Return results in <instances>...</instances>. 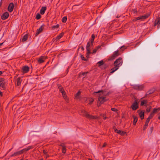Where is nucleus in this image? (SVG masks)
I'll return each mask as SVG.
<instances>
[{"label":"nucleus","mask_w":160,"mask_h":160,"mask_svg":"<svg viewBox=\"0 0 160 160\" xmlns=\"http://www.w3.org/2000/svg\"><path fill=\"white\" fill-rule=\"evenodd\" d=\"M84 112L85 113L84 115H85V117L89 119H99V117H97V116H93L89 114L87 112H85L84 111Z\"/></svg>","instance_id":"4"},{"label":"nucleus","mask_w":160,"mask_h":160,"mask_svg":"<svg viewBox=\"0 0 160 160\" xmlns=\"http://www.w3.org/2000/svg\"><path fill=\"white\" fill-rule=\"evenodd\" d=\"M47 57L45 56H41L38 58V62L39 63H41L43 62L45 60L47 59Z\"/></svg>","instance_id":"6"},{"label":"nucleus","mask_w":160,"mask_h":160,"mask_svg":"<svg viewBox=\"0 0 160 160\" xmlns=\"http://www.w3.org/2000/svg\"><path fill=\"white\" fill-rule=\"evenodd\" d=\"M127 48V47L125 46H123L121 47V51H123L124 50L126 49Z\"/></svg>","instance_id":"29"},{"label":"nucleus","mask_w":160,"mask_h":160,"mask_svg":"<svg viewBox=\"0 0 160 160\" xmlns=\"http://www.w3.org/2000/svg\"><path fill=\"white\" fill-rule=\"evenodd\" d=\"M23 73H25L29 71V68L28 66H25L22 68Z\"/></svg>","instance_id":"16"},{"label":"nucleus","mask_w":160,"mask_h":160,"mask_svg":"<svg viewBox=\"0 0 160 160\" xmlns=\"http://www.w3.org/2000/svg\"><path fill=\"white\" fill-rule=\"evenodd\" d=\"M59 90L61 92L62 95L64 94V93H65L64 91V90L63 88L61 87H59Z\"/></svg>","instance_id":"26"},{"label":"nucleus","mask_w":160,"mask_h":160,"mask_svg":"<svg viewBox=\"0 0 160 160\" xmlns=\"http://www.w3.org/2000/svg\"><path fill=\"white\" fill-rule=\"evenodd\" d=\"M131 108L133 110H135L138 108V104L136 101H135L131 105Z\"/></svg>","instance_id":"5"},{"label":"nucleus","mask_w":160,"mask_h":160,"mask_svg":"<svg viewBox=\"0 0 160 160\" xmlns=\"http://www.w3.org/2000/svg\"><path fill=\"white\" fill-rule=\"evenodd\" d=\"M106 145L107 144L106 143H104L102 147L103 148L105 147Z\"/></svg>","instance_id":"56"},{"label":"nucleus","mask_w":160,"mask_h":160,"mask_svg":"<svg viewBox=\"0 0 160 160\" xmlns=\"http://www.w3.org/2000/svg\"><path fill=\"white\" fill-rule=\"evenodd\" d=\"M2 95V92L0 91V95Z\"/></svg>","instance_id":"61"},{"label":"nucleus","mask_w":160,"mask_h":160,"mask_svg":"<svg viewBox=\"0 0 160 160\" xmlns=\"http://www.w3.org/2000/svg\"><path fill=\"white\" fill-rule=\"evenodd\" d=\"M148 102L147 100H143L141 102V106L145 105L147 104Z\"/></svg>","instance_id":"25"},{"label":"nucleus","mask_w":160,"mask_h":160,"mask_svg":"<svg viewBox=\"0 0 160 160\" xmlns=\"http://www.w3.org/2000/svg\"><path fill=\"white\" fill-rule=\"evenodd\" d=\"M150 120H149V119L148 118L147 119V120L145 122V123H146V125L147 124H148Z\"/></svg>","instance_id":"45"},{"label":"nucleus","mask_w":160,"mask_h":160,"mask_svg":"<svg viewBox=\"0 0 160 160\" xmlns=\"http://www.w3.org/2000/svg\"><path fill=\"white\" fill-rule=\"evenodd\" d=\"M160 110V108H154L152 111L151 112V114H152V115L154 116L155 113H156L158 111H159Z\"/></svg>","instance_id":"14"},{"label":"nucleus","mask_w":160,"mask_h":160,"mask_svg":"<svg viewBox=\"0 0 160 160\" xmlns=\"http://www.w3.org/2000/svg\"><path fill=\"white\" fill-rule=\"evenodd\" d=\"M67 18L66 17H63L62 19V21L63 22H66Z\"/></svg>","instance_id":"31"},{"label":"nucleus","mask_w":160,"mask_h":160,"mask_svg":"<svg viewBox=\"0 0 160 160\" xmlns=\"http://www.w3.org/2000/svg\"><path fill=\"white\" fill-rule=\"evenodd\" d=\"M80 57H81V59H82V60H84V61L87 60L86 59H85L83 55H80Z\"/></svg>","instance_id":"38"},{"label":"nucleus","mask_w":160,"mask_h":160,"mask_svg":"<svg viewBox=\"0 0 160 160\" xmlns=\"http://www.w3.org/2000/svg\"><path fill=\"white\" fill-rule=\"evenodd\" d=\"M86 49L87 50V53L86 54L87 55V58H88L90 54L91 53V52H90V47L87 48V47H86Z\"/></svg>","instance_id":"17"},{"label":"nucleus","mask_w":160,"mask_h":160,"mask_svg":"<svg viewBox=\"0 0 160 160\" xmlns=\"http://www.w3.org/2000/svg\"><path fill=\"white\" fill-rule=\"evenodd\" d=\"M94 39H92L91 40V45H92L93 44V41H94Z\"/></svg>","instance_id":"50"},{"label":"nucleus","mask_w":160,"mask_h":160,"mask_svg":"<svg viewBox=\"0 0 160 160\" xmlns=\"http://www.w3.org/2000/svg\"><path fill=\"white\" fill-rule=\"evenodd\" d=\"M41 15L40 14L38 13L37 14L36 16V18L37 19H39L41 18Z\"/></svg>","instance_id":"35"},{"label":"nucleus","mask_w":160,"mask_h":160,"mask_svg":"<svg viewBox=\"0 0 160 160\" xmlns=\"http://www.w3.org/2000/svg\"><path fill=\"white\" fill-rule=\"evenodd\" d=\"M111 110L113 111H114V112H117V109H116V108H111Z\"/></svg>","instance_id":"43"},{"label":"nucleus","mask_w":160,"mask_h":160,"mask_svg":"<svg viewBox=\"0 0 160 160\" xmlns=\"http://www.w3.org/2000/svg\"><path fill=\"white\" fill-rule=\"evenodd\" d=\"M103 60H101L100 61H99L98 62L97 64H99V66H100L103 64Z\"/></svg>","instance_id":"30"},{"label":"nucleus","mask_w":160,"mask_h":160,"mask_svg":"<svg viewBox=\"0 0 160 160\" xmlns=\"http://www.w3.org/2000/svg\"><path fill=\"white\" fill-rule=\"evenodd\" d=\"M154 116L153 115H152V114H151V113L150 114V116L148 117V119H149V120H150L151 119L152 117H153V116Z\"/></svg>","instance_id":"39"},{"label":"nucleus","mask_w":160,"mask_h":160,"mask_svg":"<svg viewBox=\"0 0 160 160\" xmlns=\"http://www.w3.org/2000/svg\"><path fill=\"white\" fill-rule=\"evenodd\" d=\"M101 116H102L104 119H106L107 118L106 116L104 114H101Z\"/></svg>","instance_id":"47"},{"label":"nucleus","mask_w":160,"mask_h":160,"mask_svg":"<svg viewBox=\"0 0 160 160\" xmlns=\"http://www.w3.org/2000/svg\"><path fill=\"white\" fill-rule=\"evenodd\" d=\"M127 134L125 132L123 131H121V135H126Z\"/></svg>","instance_id":"36"},{"label":"nucleus","mask_w":160,"mask_h":160,"mask_svg":"<svg viewBox=\"0 0 160 160\" xmlns=\"http://www.w3.org/2000/svg\"><path fill=\"white\" fill-rule=\"evenodd\" d=\"M81 49L82 50H84V48L83 46H82L81 47Z\"/></svg>","instance_id":"58"},{"label":"nucleus","mask_w":160,"mask_h":160,"mask_svg":"<svg viewBox=\"0 0 160 160\" xmlns=\"http://www.w3.org/2000/svg\"><path fill=\"white\" fill-rule=\"evenodd\" d=\"M44 25H42L41 26V27H40V28L38 29L37 30V32L36 33V35H38L42 31L43 29V27H44Z\"/></svg>","instance_id":"12"},{"label":"nucleus","mask_w":160,"mask_h":160,"mask_svg":"<svg viewBox=\"0 0 160 160\" xmlns=\"http://www.w3.org/2000/svg\"><path fill=\"white\" fill-rule=\"evenodd\" d=\"M91 45V44L90 42H88L87 44L86 47H87V48L90 47V46Z\"/></svg>","instance_id":"41"},{"label":"nucleus","mask_w":160,"mask_h":160,"mask_svg":"<svg viewBox=\"0 0 160 160\" xmlns=\"http://www.w3.org/2000/svg\"><path fill=\"white\" fill-rule=\"evenodd\" d=\"M119 55L118 51H115L113 54L110 58L109 59L110 60H113L115 58Z\"/></svg>","instance_id":"7"},{"label":"nucleus","mask_w":160,"mask_h":160,"mask_svg":"<svg viewBox=\"0 0 160 160\" xmlns=\"http://www.w3.org/2000/svg\"><path fill=\"white\" fill-rule=\"evenodd\" d=\"M113 128L114 130V131H117V129L116 127H113Z\"/></svg>","instance_id":"55"},{"label":"nucleus","mask_w":160,"mask_h":160,"mask_svg":"<svg viewBox=\"0 0 160 160\" xmlns=\"http://www.w3.org/2000/svg\"><path fill=\"white\" fill-rule=\"evenodd\" d=\"M96 94H98L97 95L98 96L97 105L98 107H99L101 104L108 100V99L106 98L107 94L105 91L103 90H99L98 92H93L94 95H96Z\"/></svg>","instance_id":"1"},{"label":"nucleus","mask_w":160,"mask_h":160,"mask_svg":"<svg viewBox=\"0 0 160 160\" xmlns=\"http://www.w3.org/2000/svg\"><path fill=\"white\" fill-rule=\"evenodd\" d=\"M120 59L119 58L117 59L114 63V68L111 69L112 71L110 72L111 73H112L114 72L115 71L117 70L120 66Z\"/></svg>","instance_id":"3"},{"label":"nucleus","mask_w":160,"mask_h":160,"mask_svg":"<svg viewBox=\"0 0 160 160\" xmlns=\"http://www.w3.org/2000/svg\"><path fill=\"white\" fill-rule=\"evenodd\" d=\"M5 84L6 82L4 79L2 78H0V86L3 88H4Z\"/></svg>","instance_id":"8"},{"label":"nucleus","mask_w":160,"mask_h":160,"mask_svg":"<svg viewBox=\"0 0 160 160\" xmlns=\"http://www.w3.org/2000/svg\"><path fill=\"white\" fill-rule=\"evenodd\" d=\"M94 38H95V36H94V35H93V34L92 35V39H93L94 40Z\"/></svg>","instance_id":"52"},{"label":"nucleus","mask_w":160,"mask_h":160,"mask_svg":"<svg viewBox=\"0 0 160 160\" xmlns=\"http://www.w3.org/2000/svg\"><path fill=\"white\" fill-rule=\"evenodd\" d=\"M27 38L28 36L27 35H25L22 38V41L23 42L27 40Z\"/></svg>","instance_id":"27"},{"label":"nucleus","mask_w":160,"mask_h":160,"mask_svg":"<svg viewBox=\"0 0 160 160\" xmlns=\"http://www.w3.org/2000/svg\"><path fill=\"white\" fill-rule=\"evenodd\" d=\"M94 101V99L93 98H90V100H89V104L90 105L92 103V102H93Z\"/></svg>","instance_id":"33"},{"label":"nucleus","mask_w":160,"mask_h":160,"mask_svg":"<svg viewBox=\"0 0 160 160\" xmlns=\"http://www.w3.org/2000/svg\"><path fill=\"white\" fill-rule=\"evenodd\" d=\"M97 49H96V48H95L93 51V52H92V53H95L96 52H97Z\"/></svg>","instance_id":"46"},{"label":"nucleus","mask_w":160,"mask_h":160,"mask_svg":"<svg viewBox=\"0 0 160 160\" xmlns=\"http://www.w3.org/2000/svg\"><path fill=\"white\" fill-rule=\"evenodd\" d=\"M100 48V46H98L97 47H96V48L98 50V49H99Z\"/></svg>","instance_id":"54"},{"label":"nucleus","mask_w":160,"mask_h":160,"mask_svg":"<svg viewBox=\"0 0 160 160\" xmlns=\"http://www.w3.org/2000/svg\"><path fill=\"white\" fill-rule=\"evenodd\" d=\"M132 117H133V118L134 119L133 121V124L134 125H136V124L137 122L138 118L136 116H134V115Z\"/></svg>","instance_id":"22"},{"label":"nucleus","mask_w":160,"mask_h":160,"mask_svg":"<svg viewBox=\"0 0 160 160\" xmlns=\"http://www.w3.org/2000/svg\"><path fill=\"white\" fill-rule=\"evenodd\" d=\"M83 111H84L85 112H87L85 111L84 110H82L81 111V112L82 113V115L83 116H85V115H84V114H85V113Z\"/></svg>","instance_id":"40"},{"label":"nucleus","mask_w":160,"mask_h":160,"mask_svg":"<svg viewBox=\"0 0 160 160\" xmlns=\"http://www.w3.org/2000/svg\"><path fill=\"white\" fill-rule=\"evenodd\" d=\"M22 82V80L20 77L18 78L17 80V85L19 86L20 85Z\"/></svg>","instance_id":"19"},{"label":"nucleus","mask_w":160,"mask_h":160,"mask_svg":"<svg viewBox=\"0 0 160 160\" xmlns=\"http://www.w3.org/2000/svg\"><path fill=\"white\" fill-rule=\"evenodd\" d=\"M150 13H148L145 15L140 16L141 19L143 20L147 18L150 15Z\"/></svg>","instance_id":"15"},{"label":"nucleus","mask_w":160,"mask_h":160,"mask_svg":"<svg viewBox=\"0 0 160 160\" xmlns=\"http://www.w3.org/2000/svg\"><path fill=\"white\" fill-rule=\"evenodd\" d=\"M139 116L141 119H143L144 117V112L143 111H141L139 113Z\"/></svg>","instance_id":"20"},{"label":"nucleus","mask_w":160,"mask_h":160,"mask_svg":"<svg viewBox=\"0 0 160 160\" xmlns=\"http://www.w3.org/2000/svg\"><path fill=\"white\" fill-rule=\"evenodd\" d=\"M61 146L62 147V152L64 153H65L66 152V147L63 144L61 145Z\"/></svg>","instance_id":"23"},{"label":"nucleus","mask_w":160,"mask_h":160,"mask_svg":"<svg viewBox=\"0 0 160 160\" xmlns=\"http://www.w3.org/2000/svg\"><path fill=\"white\" fill-rule=\"evenodd\" d=\"M132 12L134 13H135L137 12V11L136 9H134L132 10Z\"/></svg>","instance_id":"53"},{"label":"nucleus","mask_w":160,"mask_h":160,"mask_svg":"<svg viewBox=\"0 0 160 160\" xmlns=\"http://www.w3.org/2000/svg\"><path fill=\"white\" fill-rule=\"evenodd\" d=\"M144 86L143 85H136L135 86L134 88L137 90H141L144 88Z\"/></svg>","instance_id":"11"},{"label":"nucleus","mask_w":160,"mask_h":160,"mask_svg":"<svg viewBox=\"0 0 160 160\" xmlns=\"http://www.w3.org/2000/svg\"><path fill=\"white\" fill-rule=\"evenodd\" d=\"M45 155H46V156H45V158H47L49 157V156L48 155H47V154H45Z\"/></svg>","instance_id":"57"},{"label":"nucleus","mask_w":160,"mask_h":160,"mask_svg":"<svg viewBox=\"0 0 160 160\" xmlns=\"http://www.w3.org/2000/svg\"><path fill=\"white\" fill-rule=\"evenodd\" d=\"M3 44V43H0V47Z\"/></svg>","instance_id":"60"},{"label":"nucleus","mask_w":160,"mask_h":160,"mask_svg":"<svg viewBox=\"0 0 160 160\" xmlns=\"http://www.w3.org/2000/svg\"><path fill=\"white\" fill-rule=\"evenodd\" d=\"M33 148V147L32 146H28L27 148H24L21 150L14 153L13 154L11 155V156L13 157L20 155L23 153L24 152H27L28 150H29L30 149L32 148Z\"/></svg>","instance_id":"2"},{"label":"nucleus","mask_w":160,"mask_h":160,"mask_svg":"<svg viewBox=\"0 0 160 160\" xmlns=\"http://www.w3.org/2000/svg\"><path fill=\"white\" fill-rule=\"evenodd\" d=\"M148 124H147L146 125V123H145V125H144V127H143V129H144V130L145 129H146L147 126L148 125Z\"/></svg>","instance_id":"44"},{"label":"nucleus","mask_w":160,"mask_h":160,"mask_svg":"<svg viewBox=\"0 0 160 160\" xmlns=\"http://www.w3.org/2000/svg\"><path fill=\"white\" fill-rule=\"evenodd\" d=\"M140 19H141V16H140V17H137L136 19H133V21H134V22H135V21H136L137 20H140Z\"/></svg>","instance_id":"34"},{"label":"nucleus","mask_w":160,"mask_h":160,"mask_svg":"<svg viewBox=\"0 0 160 160\" xmlns=\"http://www.w3.org/2000/svg\"><path fill=\"white\" fill-rule=\"evenodd\" d=\"M158 118L160 120V115L158 117Z\"/></svg>","instance_id":"62"},{"label":"nucleus","mask_w":160,"mask_h":160,"mask_svg":"<svg viewBox=\"0 0 160 160\" xmlns=\"http://www.w3.org/2000/svg\"><path fill=\"white\" fill-rule=\"evenodd\" d=\"M87 73V72H82V73H80L79 74V76L80 77H85V75Z\"/></svg>","instance_id":"28"},{"label":"nucleus","mask_w":160,"mask_h":160,"mask_svg":"<svg viewBox=\"0 0 160 160\" xmlns=\"http://www.w3.org/2000/svg\"><path fill=\"white\" fill-rule=\"evenodd\" d=\"M81 93V92L80 91H78V92L75 95V99L78 100H80V95Z\"/></svg>","instance_id":"13"},{"label":"nucleus","mask_w":160,"mask_h":160,"mask_svg":"<svg viewBox=\"0 0 160 160\" xmlns=\"http://www.w3.org/2000/svg\"><path fill=\"white\" fill-rule=\"evenodd\" d=\"M46 10V7H42V8L41 10H40V13L41 14L43 15V14L45 12V11Z\"/></svg>","instance_id":"18"},{"label":"nucleus","mask_w":160,"mask_h":160,"mask_svg":"<svg viewBox=\"0 0 160 160\" xmlns=\"http://www.w3.org/2000/svg\"><path fill=\"white\" fill-rule=\"evenodd\" d=\"M64 94L62 95L63 98H64V99H67V96L66 95L65 92L64 93Z\"/></svg>","instance_id":"42"},{"label":"nucleus","mask_w":160,"mask_h":160,"mask_svg":"<svg viewBox=\"0 0 160 160\" xmlns=\"http://www.w3.org/2000/svg\"><path fill=\"white\" fill-rule=\"evenodd\" d=\"M151 108V106L147 107L146 109V111L147 112H149L150 111V109Z\"/></svg>","instance_id":"32"},{"label":"nucleus","mask_w":160,"mask_h":160,"mask_svg":"<svg viewBox=\"0 0 160 160\" xmlns=\"http://www.w3.org/2000/svg\"><path fill=\"white\" fill-rule=\"evenodd\" d=\"M159 24H160V18H158L155 20L154 22V26Z\"/></svg>","instance_id":"24"},{"label":"nucleus","mask_w":160,"mask_h":160,"mask_svg":"<svg viewBox=\"0 0 160 160\" xmlns=\"http://www.w3.org/2000/svg\"><path fill=\"white\" fill-rule=\"evenodd\" d=\"M43 153L45 155L47 154V152L45 150H43Z\"/></svg>","instance_id":"51"},{"label":"nucleus","mask_w":160,"mask_h":160,"mask_svg":"<svg viewBox=\"0 0 160 160\" xmlns=\"http://www.w3.org/2000/svg\"><path fill=\"white\" fill-rule=\"evenodd\" d=\"M152 93V92H151L150 91H148V92H147V93H146V95H147L148 94H151Z\"/></svg>","instance_id":"48"},{"label":"nucleus","mask_w":160,"mask_h":160,"mask_svg":"<svg viewBox=\"0 0 160 160\" xmlns=\"http://www.w3.org/2000/svg\"><path fill=\"white\" fill-rule=\"evenodd\" d=\"M59 25L58 24L57 25H56L53 26L52 27V29H54L55 28H58L59 27Z\"/></svg>","instance_id":"37"},{"label":"nucleus","mask_w":160,"mask_h":160,"mask_svg":"<svg viewBox=\"0 0 160 160\" xmlns=\"http://www.w3.org/2000/svg\"><path fill=\"white\" fill-rule=\"evenodd\" d=\"M9 16V13L8 12H5L2 16L1 18L3 20L7 19Z\"/></svg>","instance_id":"10"},{"label":"nucleus","mask_w":160,"mask_h":160,"mask_svg":"<svg viewBox=\"0 0 160 160\" xmlns=\"http://www.w3.org/2000/svg\"><path fill=\"white\" fill-rule=\"evenodd\" d=\"M85 101H86L87 100V98H85Z\"/></svg>","instance_id":"63"},{"label":"nucleus","mask_w":160,"mask_h":160,"mask_svg":"<svg viewBox=\"0 0 160 160\" xmlns=\"http://www.w3.org/2000/svg\"><path fill=\"white\" fill-rule=\"evenodd\" d=\"M63 35L64 33L63 32H62L58 36H57L55 40H58L63 36Z\"/></svg>","instance_id":"21"},{"label":"nucleus","mask_w":160,"mask_h":160,"mask_svg":"<svg viewBox=\"0 0 160 160\" xmlns=\"http://www.w3.org/2000/svg\"><path fill=\"white\" fill-rule=\"evenodd\" d=\"M2 73V72L1 71H0V75H1Z\"/></svg>","instance_id":"59"},{"label":"nucleus","mask_w":160,"mask_h":160,"mask_svg":"<svg viewBox=\"0 0 160 160\" xmlns=\"http://www.w3.org/2000/svg\"><path fill=\"white\" fill-rule=\"evenodd\" d=\"M88 160H92V159H90V158H89V159H88Z\"/></svg>","instance_id":"64"},{"label":"nucleus","mask_w":160,"mask_h":160,"mask_svg":"<svg viewBox=\"0 0 160 160\" xmlns=\"http://www.w3.org/2000/svg\"><path fill=\"white\" fill-rule=\"evenodd\" d=\"M14 4L12 3H11L9 5V6L8 8V10L9 12H12L14 8Z\"/></svg>","instance_id":"9"},{"label":"nucleus","mask_w":160,"mask_h":160,"mask_svg":"<svg viewBox=\"0 0 160 160\" xmlns=\"http://www.w3.org/2000/svg\"><path fill=\"white\" fill-rule=\"evenodd\" d=\"M115 132L118 133H120V130H118V129L117 131H115Z\"/></svg>","instance_id":"49"}]
</instances>
